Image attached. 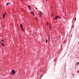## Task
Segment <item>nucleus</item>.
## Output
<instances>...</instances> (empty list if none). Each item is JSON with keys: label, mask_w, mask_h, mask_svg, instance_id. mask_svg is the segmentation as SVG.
<instances>
[{"label": "nucleus", "mask_w": 79, "mask_h": 79, "mask_svg": "<svg viewBox=\"0 0 79 79\" xmlns=\"http://www.w3.org/2000/svg\"><path fill=\"white\" fill-rule=\"evenodd\" d=\"M61 19V17H59L58 16H56V17L53 20L54 21L55 19H56V20H57V19Z\"/></svg>", "instance_id": "f257e3e1"}, {"label": "nucleus", "mask_w": 79, "mask_h": 79, "mask_svg": "<svg viewBox=\"0 0 79 79\" xmlns=\"http://www.w3.org/2000/svg\"><path fill=\"white\" fill-rule=\"evenodd\" d=\"M11 72L12 73H11V74H15L16 73V71L13 69L12 70Z\"/></svg>", "instance_id": "f03ea898"}, {"label": "nucleus", "mask_w": 79, "mask_h": 79, "mask_svg": "<svg viewBox=\"0 0 79 79\" xmlns=\"http://www.w3.org/2000/svg\"><path fill=\"white\" fill-rule=\"evenodd\" d=\"M3 18H5V14H3Z\"/></svg>", "instance_id": "7ed1b4c3"}, {"label": "nucleus", "mask_w": 79, "mask_h": 79, "mask_svg": "<svg viewBox=\"0 0 79 79\" xmlns=\"http://www.w3.org/2000/svg\"><path fill=\"white\" fill-rule=\"evenodd\" d=\"M20 26L21 27V28H23V27L22 26V25L20 24Z\"/></svg>", "instance_id": "20e7f679"}, {"label": "nucleus", "mask_w": 79, "mask_h": 79, "mask_svg": "<svg viewBox=\"0 0 79 79\" xmlns=\"http://www.w3.org/2000/svg\"><path fill=\"white\" fill-rule=\"evenodd\" d=\"M39 12H40V13L41 15H43L42 13V12H41V11H40Z\"/></svg>", "instance_id": "39448f33"}, {"label": "nucleus", "mask_w": 79, "mask_h": 79, "mask_svg": "<svg viewBox=\"0 0 79 79\" xmlns=\"http://www.w3.org/2000/svg\"><path fill=\"white\" fill-rule=\"evenodd\" d=\"M9 4H10V2H8L6 3V5H9Z\"/></svg>", "instance_id": "423d86ee"}, {"label": "nucleus", "mask_w": 79, "mask_h": 79, "mask_svg": "<svg viewBox=\"0 0 79 79\" xmlns=\"http://www.w3.org/2000/svg\"><path fill=\"white\" fill-rule=\"evenodd\" d=\"M1 45L3 47L4 46V44H3L2 43L1 44Z\"/></svg>", "instance_id": "0eeeda50"}, {"label": "nucleus", "mask_w": 79, "mask_h": 79, "mask_svg": "<svg viewBox=\"0 0 79 79\" xmlns=\"http://www.w3.org/2000/svg\"><path fill=\"white\" fill-rule=\"evenodd\" d=\"M48 42V40H46V43H47Z\"/></svg>", "instance_id": "6e6552de"}, {"label": "nucleus", "mask_w": 79, "mask_h": 79, "mask_svg": "<svg viewBox=\"0 0 79 79\" xmlns=\"http://www.w3.org/2000/svg\"><path fill=\"white\" fill-rule=\"evenodd\" d=\"M31 13H32L33 14H34V12H31Z\"/></svg>", "instance_id": "1a4fd4ad"}, {"label": "nucleus", "mask_w": 79, "mask_h": 79, "mask_svg": "<svg viewBox=\"0 0 79 79\" xmlns=\"http://www.w3.org/2000/svg\"><path fill=\"white\" fill-rule=\"evenodd\" d=\"M76 17L74 19V21H76Z\"/></svg>", "instance_id": "9d476101"}, {"label": "nucleus", "mask_w": 79, "mask_h": 79, "mask_svg": "<svg viewBox=\"0 0 79 79\" xmlns=\"http://www.w3.org/2000/svg\"><path fill=\"white\" fill-rule=\"evenodd\" d=\"M2 42H3V41H4V40H1Z\"/></svg>", "instance_id": "9b49d317"}, {"label": "nucleus", "mask_w": 79, "mask_h": 79, "mask_svg": "<svg viewBox=\"0 0 79 79\" xmlns=\"http://www.w3.org/2000/svg\"><path fill=\"white\" fill-rule=\"evenodd\" d=\"M22 31H24V29H23V28H22Z\"/></svg>", "instance_id": "f8f14e48"}, {"label": "nucleus", "mask_w": 79, "mask_h": 79, "mask_svg": "<svg viewBox=\"0 0 79 79\" xmlns=\"http://www.w3.org/2000/svg\"><path fill=\"white\" fill-rule=\"evenodd\" d=\"M6 13L5 12L4 15H6Z\"/></svg>", "instance_id": "ddd939ff"}, {"label": "nucleus", "mask_w": 79, "mask_h": 79, "mask_svg": "<svg viewBox=\"0 0 79 79\" xmlns=\"http://www.w3.org/2000/svg\"><path fill=\"white\" fill-rule=\"evenodd\" d=\"M28 8H30V6H28Z\"/></svg>", "instance_id": "4468645a"}, {"label": "nucleus", "mask_w": 79, "mask_h": 79, "mask_svg": "<svg viewBox=\"0 0 79 79\" xmlns=\"http://www.w3.org/2000/svg\"><path fill=\"white\" fill-rule=\"evenodd\" d=\"M35 9H36V10L37 9V8L36 7V8H35Z\"/></svg>", "instance_id": "2eb2a0df"}, {"label": "nucleus", "mask_w": 79, "mask_h": 79, "mask_svg": "<svg viewBox=\"0 0 79 79\" xmlns=\"http://www.w3.org/2000/svg\"><path fill=\"white\" fill-rule=\"evenodd\" d=\"M76 65H78V63Z\"/></svg>", "instance_id": "dca6fc26"}, {"label": "nucleus", "mask_w": 79, "mask_h": 79, "mask_svg": "<svg viewBox=\"0 0 79 79\" xmlns=\"http://www.w3.org/2000/svg\"><path fill=\"white\" fill-rule=\"evenodd\" d=\"M33 15V16H35V15H34V14H32Z\"/></svg>", "instance_id": "f3484780"}, {"label": "nucleus", "mask_w": 79, "mask_h": 79, "mask_svg": "<svg viewBox=\"0 0 79 79\" xmlns=\"http://www.w3.org/2000/svg\"><path fill=\"white\" fill-rule=\"evenodd\" d=\"M29 9L30 10H31V8H29Z\"/></svg>", "instance_id": "a211bd4d"}, {"label": "nucleus", "mask_w": 79, "mask_h": 79, "mask_svg": "<svg viewBox=\"0 0 79 79\" xmlns=\"http://www.w3.org/2000/svg\"><path fill=\"white\" fill-rule=\"evenodd\" d=\"M35 18L36 19H37V17H35Z\"/></svg>", "instance_id": "6ab92c4d"}, {"label": "nucleus", "mask_w": 79, "mask_h": 79, "mask_svg": "<svg viewBox=\"0 0 79 79\" xmlns=\"http://www.w3.org/2000/svg\"><path fill=\"white\" fill-rule=\"evenodd\" d=\"M48 24V23H47V24Z\"/></svg>", "instance_id": "aec40b11"}, {"label": "nucleus", "mask_w": 79, "mask_h": 79, "mask_svg": "<svg viewBox=\"0 0 79 79\" xmlns=\"http://www.w3.org/2000/svg\"><path fill=\"white\" fill-rule=\"evenodd\" d=\"M77 64H79V62H78Z\"/></svg>", "instance_id": "412c9836"}, {"label": "nucleus", "mask_w": 79, "mask_h": 79, "mask_svg": "<svg viewBox=\"0 0 79 79\" xmlns=\"http://www.w3.org/2000/svg\"><path fill=\"white\" fill-rule=\"evenodd\" d=\"M37 19V21H38V20L37 19Z\"/></svg>", "instance_id": "4be33fe9"}, {"label": "nucleus", "mask_w": 79, "mask_h": 79, "mask_svg": "<svg viewBox=\"0 0 79 79\" xmlns=\"http://www.w3.org/2000/svg\"><path fill=\"white\" fill-rule=\"evenodd\" d=\"M40 17H41V15H40Z\"/></svg>", "instance_id": "5701e85b"}, {"label": "nucleus", "mask_w": 79, "mask_h": 79, "mask_svg": "<svg viewBox=\"0 0 79 79\" xmlns=\"http://www.w3.org/2000/svg\"><path fill=\"white\" fill-rule=\"evenodd\" d=\"M73 76H74V74H73Z\"/></svg>", "instance_id": "b1692460"}, {"label": "nucleus", "mask_w": 79, "mask_h": 79, "mask_svg": "<svg viewBox=\"0 0 79 79\" xmlns=\"http://www.w3.org/2000/svg\"><path fill=\"white\" fill-rule=\"evenodd\" d=\"M39 15H40V14Z\"/></svg>", "instance_id": "393cba45"}, {"label": "nucleus", "mask_w": 79, "mask_h": 79, "mask_svg": "<svg viewBox=\"0 0 79 79\" xmlns=\"http://www.w3.org/2000/svg\"><path fill=\"white\" fill-rule=\"evenodd\" d=\"M52 15H53V14H52Z\"/></svg>", "instance_id": "a878e982"}, {"label": "nucleus", "mask_w": 79, "mask_h": 79, "mask_svg": "<svg viewBox=\"0 0 79 79\" xmlns=\"http://www.w3.org/2000/svg\"><path fill=\"white\" fill-rule=\"evenodd\" d=\"M0 44H1V42H0Z\"/></svg>", "instance_id": "bb28decb"}, {"label": "nucleus", "mask_w": 79, "mask_h": 79, "mask_svg": "<svg viewBox=\"0 0 79 79\" xmlns=\"http://www.w3.org/2000/svg\"><path fill=\"white\" fill-rule=\"evenodd\" d=\"M47 1V0H46V1Z\"/></svg>", "instance_id": "cd10ccee"}]
</instances>
